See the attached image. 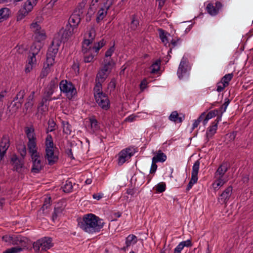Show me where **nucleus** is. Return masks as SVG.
<instances>
[{
  "mask_svg": "<svg viewBox=\"0 0 253 253\" xmlns=\"http://www.w3.org/2000/svg\"><path fill=\"white\" fill-rule=\"evenodd\" d=\"M233 77V74L232 73L227 74L222 78L221 81L227 86L229 84V82L232 79Z\"/></svg>",
  "mask_w": 253,
  "mask_h": 253,
  "instance_id": "nucleus-43",
  "label": "nucleus"
},
{
  "mask_svg": "<svg viewBox=\"0 0 253 253\" xmlns=\"http://www.w3.org/2000/svg\"><path fill=\"white\" fill-rule=\"evenodd\" d=\"M229 168V164L227 162H223L218 167L215 171L214 175L225 176V173L227 172Z\"/></svg>",
  "mask_w": 253,
  "mask_h": 253,
  "instance_id": "nucleus-27",
  "label": "nucleus"
},
{
  "mask_svg": "<svg viewBox=\"0 0 253 253\" xmlns=\"http://www.w3.org/2000/svg\"><path fill=\"white\" fill-rule=\"evenodd\" d=\"M36 63V55L33 54L29 55L28 59V63L25 67V72L29 73L33 69Z\"/></svg>",
  "mask_w": 253,
  "mask_h": 253,
  "instance_id": "nucleus-25",
  "label": "nucleus"
},
{
  "mask_svg": "<svg viewBox=\"0 0 253 253\" xmlns=\"http://www.w3.org/2000/svg\"><path fill=\"white\" fill-rule=\"evenodd\" d=\"M167 155L162 152L161 150H159L155 156L152 158V160L156 163L162 162L163 163L167 160Z\"/></svg>",
  "mask_w": 253,
  "mask_h": 253,
  "instance_id": "nucleus-29",
  "label": "nucleus"
},
{
  "mask_svg": "<svg viewBox=\"0 0 253 253\" xmlns=\"http://www.w3.org/2000/svg\"><path fill=\"white\" fill-rule=\"evenodd\" d=\"M205 116V112H204L201 114V115L198 117V118L195 120L192 126V129H194V128L198 127L199 126L200 123L204 120V118Z\"/></svg>",
  "mask_w": 253,
  "mask_h": 253,
  "instance_id": "nucleus-48",
  "label": "nucleus"
},
{
  "mask_svg": "<svg viewBox=\"0 0 253 253\" xmlns=\"http://www.w3.org/2000/svg\"><path fill=\"white\" fill-rule=\"evenodd\" d=\"M11 253H18L23 250L21 247H13L10 248Z\"/></svg>",
  "mask_w": 253,
  "mask_h": 253,
  "instance_id": "nucleus-62",
  "label": "nucleus"
},
{
  "mask_svg": "<svg viewBox=\"0 0 253 253\" xmlns=\"http://www.w3.org/2000/svg\"><path fill=\"white\" fill-rule=\"evenodd\" d=\"M57 87V78H55L53 80H51L47 86V89L45 92L48 96L53 94L54 92V90Z\"/></svg>",
  "mask_w": 253,
  "mask_h": 253,
  "instance_id": "nucleus-26",
  "label": "nucleus"
},
{
  "mask_svg": "<svg viewBox=\"0 0 253 253\" xmlns=\"http://www.w3.org/2000/svg\"><path fill=\"white\" fill-rule=\"evenodd\" d=\"M10 146V141L7 135H4L0 141V160L2 161Z\"/></svg>",
  "mask_w": 253,
  "mask_h": 253,
  "instance_id": "nucleus-13",
  "label": "nucleus"
},
{
  "mask_svg": "<svg viewBox=\"0 0 253 253\" xmlns=\"http://www.w3.org/2000/svg\"><path fill=\"white\" fill-rule=\"evenodd\" d=\"M223 6L220 1H217L215 3V6L211 3L208 4L206 7L207 12L211 16H215L218 14Z\"/></svg>",
  "mask_w": 253,
  "mask_h": 253,
  "instance_id": "nucleus-15",
  "label": "nucleus"
},
{
  "mask_svg": "<svg viewBox=\"0 0 253 253\" xmlns=\"http://www.w3.org/2000/svg\"><path fill=\"white\" fill-rule=\"evenodd\" d=\"M50 197L46 198L44 201V204L42 207V210L44 211L45 209H47L50 206Z\"/></svg>",
  "mask_w": 253,
  "mask_h": 253,
  "instance_id": "nucleus-58",
  "label": "nucleus"
},
{
  "mask_svg": "<svg viewBox=\"0 0 253 253\" xmlns=\"http://www.w3.org/2000/svg\"><path fill=\"white\" fill-rule=\"evenodd\" d=\"M137 241V237L136 236L133 234L129 235L126 239V247L128 248L131 244H135L136 243Z\"/></svg>",
  "mask_w": 253,
  "mask_h": 253,
  "instance_id": "nucleus-33",
  "label": "nucleus"
},
{
  "mask_svg": "<svg viewBox=\"0 0 253 253\" xmlns=\"http://www.w3.org/2000/svg\"><path fill=\"white\" fill-rule=\"evenodd\" d=\"M109 74L107 72H104L102 70H100L96 75L95 79V85H97L100 84V86H102V84L105 81L106 79L107 78Z\"/></svg>",
  "mask_w": 253,
  "mask_h": 253,
  "instance_id": "nucleus-24",
  "label": "nucleus"
},
{
  "mask_svg": "<svg viewBox=\"0 0 253 253\" xmlns=\"http://www.w3.org/2000/svg\"><path fill=\"white\" fill-rule=\"evenodd\" d=\"M214 117H215L214 114L213 113H212V112L211 111L209 112L207 115L205 114V116L204 118L203 122V125H206L210 119H211Z\"/></svg>",
  "mask_w": 253,
  "mask_h": 253,
  "instance_id": "nucleus-52",
  "label": "nucleus"
},
{
  "mask_svg": "<svg viewBox=\"0 0 253 253\" xmlns=\"http://www.w3.org/2000/svg\"><path fill=\"white\" fill-rule=\"evenodd\" d=\"M134 151L129 148L122 150L118 154V164L122 165L134 155Z\"/></svg>",
  "mask_w": 253,
  "mask_h": 253,
  "instance_id": "nucleus-12",
  "label": "nucleus"
},
{
  "mask_svg": "<svg viewBox=\"0 0 253 253\" xmlns=\"http://www.w3.org/2000/svg\"><path fill=\"white\" fill-rule=\"evenodd\" d=\"M82 52L84 54V62L90 63L93 62L97 53L91 48V46L82 45Z\"/></svg>",
  "mask_w": 253,
  "mask_h": 253,
  "instance_id": "nucleus-10",
  "label": "nucleus"
},
{
  "mask_svg": "<svg viewBox=\"0 0 253 253\" xmlns=\"http://www.w3.org/2000/svg\"><path fill=\"white\" fill-rule=\"evenodd\" d=\"M105 44V42L104 40H101L98 42L96 43L93 46L91 45V48L95 51L97 54L99 49Z\"/></svg>",
  "mask_w": 253,
  "mask_h": 253,
  "instance_id": "nucleus-45",
  "label": "nucleus"
},
{
  "mask_svg": "<svg viewBox=\"0 0 253 253\" xmlns=\"http://www.w3.org/2000/svg\"><path fill=\"white\" fill-rule=\"evenodd\" d=\"M227 86L224 84L221 81L217 84L216 90L218 92L222 91Z\"/></svg>",
  "mask_w": 253,
  "mask_h": 253,
  "instance_id": "nucleus-57",
  "label": "nucleus"
},
{
  "mask_svg": "<svg viewBox=\"0 0 253 253\" xmlns=\"http://www.w3.org/2000/svg\"><path fill=\"white\" fill-rule=\"evenodd\" d=\"M25 95V91L24 90H20L16 96L14 97L13 101H18L21 103L23 102V99Z\"/></svg>",
  "mask_w": 253,
  "mask_h": 253,
  "instance_id": "nucleus-44",
  "label": "nucleus"
},
{
  "mask_svg": "<svg viewBox=\"0 0 253 253\" xmlns=\"http://www.w3.org/2000/svg\"><path fill=\"white\" fill-rule=\"evenodd\" d=\"M184 115H183L182 114L179 115L176 111L172 112L169 116V119L170 121L176 123H182L184 120Z\"/></svg>",
  "mask_w": 253,
  "mask_h": 253,
  "instance_id": "nucleus-23",
  "label": "nucleus"
},
{
  "mask_svg": "<svg viewBox=\"0 0 253 253\" xmlns=\"http://www.w3.org/2000/svg\"><path fill=\"white\" fill-rule=\"evenodd\" d=\"M214 178L215 180L212 183V187L215 190H218L227 181V179L225 177V176L214 175Z\"/></svg>",
  "mask_w": 253,
  "mask_h": 253,
  "instance_id": "nucleus-21",
  "label": "nucleus"
},
{
  "mask_svg": "<svg viewBox=\"0 0 253 253\" xmlns=\"http://www.w3.org/2000/svg\"><path fill=\"white\" fill-rule=\"evenodd\" d=\"M37 0H27L23 5V8L30 12L33 9L34 6L36 5Z\"/></svg>",
  "mask_w": 253,
  "mask_h": 253,
  "instance_id": "nucleus-32",
  "label": "nucleus"
},
{
  "mask_svg": "<svg viewBox=\"0 0 253 253\" xmlns=\"http://www.w3.org/2000/svg\"><path fill=\"white\" fill-rule=\"evenodd\" d=\"M34 104V102L31 100H27V102L24 105L25 108L26 110H28L29 109H31L32 108Z\"/></svg>",
  "mask_w": 253,
  "mask_h": 253,
  "instance_id": "nucleus-60",
  "label": "nucleus"
},
{
  "mask_svg": "<svg viewBox=\"0 0 253 253\" xmlns=\"http://www.w3.org/2000/svg\"><path fill=\"white\" fill-rule=\"evenodd\" d=\"M30 28L34 33L42 30L41 26L37 22H33L30 26Z\"/></svg>",
  "mask_w": 253,
  "mask_h": 253,
  "instance_id": "nucleus-47",
  "label": "nucleus"
},
{
  "mask_svg": "<svg viewBox=\"0 0 253 253\" xmlns=\"http://www.w3.org/2000/svg\"><path fill=\"white\" fill-rule=\"evenodd\" d=\"M104 61V65L101 70H103L104 72H107L108 74H109L112 68L113 62L112 61H107L105 60Z\"/></svg>",
  "mask_w": 253,
  "mask_h": 253,
  "instance_id": "nucleus-41",
  "label": "nucleus"
},
{
  "mask_svg": "<svg viewBox=\"0 0 253 253\" xmlns=\"http://www.w3.org/2000/svg\"><path fill=\"white\" fill-rule=\"evenodd\" d=\"M25 132L28 139L27 147L31 157L40 155L38 151L37 138L35 132V129L33 126L26 127Z\"/></svg>",
  "mask_w": 253,
  "mask_h": 253,
  "instance_id": "nucleus-3",
  "label": "nucleus"
},
{
  "mask_svg": "<svg viewBox=\"0 0 253 253\" xmlns=\"http://www.w3.org/2000/svg\"><path fill=\"white\" fill-rule=\"evenodd\" d=\"M159 33V37L162 42L164 44L165 46H167L169 43V40L168 39L167 35H169L167 32L162 29H159L158 30Z\"/></svg>",
  "mask_w": 253,
  "mask_h": 253,
  "instance_id": "nucleus-31",
  "label": "nucleus"
},
{
  "mask_svg": "<svg viewBox=\"0 0 253 253\" xmlns=\"http://www.w3.org/2000/svg\"><path fill=\"white\" fill-rule=\"evenodd\" d=\"M104 224L102 219L92 213L85 214L83 218L78 219V226L89 234L99 232Z\"/></svg>",
  "mask_w": 253,
  "mask_h": 253,
  "instance_id": "nucleus-1",
  "label": "nucleus"
},
{
  "mask_svg": "<svg viewBox=\"0 0 253 253\" xmlns=\"http://www.w3.org/2000/svg\"><path fill=\"white\" fill-rule=\"evenodd\" d=\"M11 11L9 8L3 7L0 9V23L7 19L10 16Z\"/></svg>",
  "mask_w": 253,
  "mask_h": 253,
  "instance_id": "nucleus-28",
  "label": "nucleus"
},
{
  "mask_svg": "<svg viewBox=\"0 0 253 253\" xmlns=\"http://www.w3.org/2000/svg\"><path fill=\"white\" fill-rule=\"evenodd\" d=\"M41 48V45L40 42H35L31 47V55H36L39 52Z\"/></svg>",
  "mask_w": 253,
  "mask_h": 253,
  "instance_id": "nucleus-35",
  "label": "nucleus"
},
{
  "mask_svg": "<svg viewBox=\"0 0 253 253\" xmlns=\"http://www.w3.org/2000/svg\"><path fill=\"white\" fill-rule=\"evenodd\" d=\"M73 31L72 27L68 26V25L65 28L61 29L55 35L52 44L48 49L57 54L61 43L67 41L73 35Z\"/></svg>",
  "mask_w": 253,
  "mask_h": 253,
  "instance_id": "nucleus-2",
  "label": "nucleus"
},
{
  "mask_svg": "<svg viewBox=\"0 0 253 253\" xmlns=\"http://www.w3.org/2000/svg\"><path fill=\"white\" fill-rule=\"evenodd\" d=\"M94 96L96 103L102 109L107 110L110 108V101L108 96L102 91V87L100 84L93 88Z\"/></svg>",
  "mask_w": 253,
  "mask_h": 253,
  "instance_id": "nucleus-4",
  "label": "nucleus"
},
{
  "mask_svg": "<svg viewBox=\"0 0 253 253\" xmlns=\"http://www.w3.org/2000/svg\"><path fill=\"white\" fill-rule=\"evenodd\" d=\"M188 61L186 58L183 57L181 60L179 65L177 74L178 78L181 79L184 75H185L187 71Z\"/></svg>",
  "mask_w": 253,
  "mask_h": 253,
  "instance_id": "nucleus-20",
  "label": "nucleus"
},
{
  "mask_svg": "<svg viewBox=\"0 0 253 253\" xmlns=\"http://www.w3.org/2000/svg\"><path fill=\"white\" fill-rule=\"evenodd\" d=\"M61 210L60 208H55L54 209V212L52 214V220L53 221H54L55 219H56L57 216H58L59 214L61 212Z\"/></svg>",
  "mask_w": 253,
  "mask_h": 253,
  "instance_id": "nucleus-56",
  "label": "nucleus"
},
{
  "mask_svg": "<svg viewBox=\"0 0 253 253\" xmlns=\"http://www.w3.org/2000/svg\"><path fill=\"white\" fill-rule=\"evenodd\" d=\"M11 163L13 166V170L18 172H22L24 169V159H19L16 155H14L11 159Z\"/></svg>",
  "mask_w": 253,
  "mask_h": 253,
  "instance_id": "nucleus-17",
  "label": "nucleus"
},
{
  "mask_svg": "<svg viewBox=\"0 0 253 253\" xmlns=\"http://www.w3.org/2000/svg\"><path fill=\"white\" fill-rule=\"evenodd\" d=\"M166 185L165 183H160L158 184L156 187V189L157 192L162 193L166 190Z\"/></svg>",
  "mask_w": 253,
  "mask_h": 253,
  "instance_id": "nucleus-53",
  "label": "nucleus"
},
{
  "mask_svg": "<svg viewBox=\"0 0 253 253\" xmlns=\"http://www.w3.org/2000/svg\"><path fill=\"white\" fill-rule=\"evenodd\" d=\"M180 243H182V244H183L184 247H190L192 246V243H191V241L190 240H187L186 241H182Z\"/></svg>",
  "mask_w": 253,
  "mask_h": 253,
  "instance_id": "nucleus-63",
  "label": "nucleus"
},
{
  "mask_svg": "<svg viewBox=\"0 0 253 253\" xmlns=\"http://www.w3.org/2000/svg\"><path fill=\"white\" fill-rule=\"evenodd\" d=\"M53 245L52 238L45 237L34 242L33 247L36 252H39L40 248L42 251H46L50 249Z\"/></svg>",
  "mask_w": 253,
  "mask_h": 253,
  "instance_id": "nucleus-8",
  "label": "nucleus"
},
{
  "mask_svg": "<svg viewBox=\"0 0 253 253\" xmlns=\"http://www.w3.org/2000/svg\"><path fill=\"white\" fill-rule=\"evenodd\" d=\"M29 13L28 11L24 9L23 8H21L17 12L16 16L17 21H20L24 18Z\"/></svg>",
  "mask_w": 253,
  "mask_h": 253,
  "instance_id": "nucleus-37",
  "label": "nucleus"
},
{
  "mask_svg": "<svg viewBox=\"0 0 253 253\" xmlns=\"http://www.w3.org/2000/svg\"><path fill=\"white\" fill-rule=\"evenodd\" d=\"M33 163L31 171L35 173H38L42 170L43 168L41 160L40 155L31 157Z\"/></svg>",
  "mask_w": 253,
  "mask_h": 253,
  "instance_id": "nucleus-16",
  "label": "nucleus"
},
{
  "mask_svg": "<svg viewBox=\"0 0 253 253\" xmlns=\"http://www.w3.org/2000/svg\"><path fill=\"white\" fill-rule=\"evenodd\" d=\"M200 167V162L196 161L192 167V171L191 173V178L187 186L186 190L189 191L193 186V185L197 182L198 173L199 172Z\"/></svg>",
  "mask_w": 253,
  "mask_h": 253,
  "instance_id": "nucleus-11",
  "label": "nucleus"
},
{
  "mask_svg": "<svg viewBox=\"0 0 253 253\" xmlns=\"http://www.w3.org/2000/svg\"><path fill=\"white\" fill-rule=\"evenodd\" d=\"M48 126L47 129V132H51L55 130L56 124L53 120H49L48 122Z\"/></svg>",
  "mask_w": 253,
  "mask_h": 253,
  "instance_id": "nucleus-54",
  "label": "nucleus"
},
{
  "mask_svg": "<svg viewBox=\"0 0 253 253\" xmlns=\"http://www.w3.org/2000/svg\"><path fill=\"white\" fill-rule=\"evenodd\" d=\"M59 87L61 92L65 94L69 100H71L77 95L76 88L70 81L62 80L59 84Z\"/></svg>",
  "mask_w": 253,
  "mask_h": 253,
  "instance_id": "nucleus-6",
  "label": "nucleus"
},
{
  "mask_svg": "<svg viewBox=\"0 0 253 253\" xmlns=\"http://www.w3.org/2000/svg\"><path fill=\"white\" fill-rule=\"evenodd\" d=\"M233 188L231 186L227 187L219 195L218 202L221 204H226L232 193Z\"/></svg>",
  "mask_w": 253,
  "mask_h": 253,
  "instance_id": "nucleus-18",
  "label": "nucleus"
},
{
  "mask_svg": "<svg viewBox=\"0 0 253 253\" xmlns=\"http://www.w3.org/2000/svg\"><path fill=\"white\" fill-rule=\"evenodd\" d=\"M22 104V103L18 101L17 102L13 101V102H12L11 103V105L12 106L11 107L13 109V110L16 111L17 109L21 107Z\"/></svg>",
  "mask_w": 253,
  "mask_h": 253,
  "instance_id": "nucleus-55",
  "label": "nucleus"
},
{
  "mask_svg": "<svg viewBox=\"0 0 253 253\" xmlns=\"http://www.w3.org/2000/svg\"><path fill=\"white\" fill-rule=\"evenodd\" d=\"M230 101L228 98H225L224 103L222 105V106L224 107V109L222 111H226V108H227V106H228V105L230 103Z\"/></svg>",
  "mask_w": 253,
  "mask_h": 253,
  "instance_id": "nucleus-64",
  "label": "nucleus"
},
{
  "mask_svg": "<svg viewBox=\"0 0 253 253\" xmlns=\"http://www.w3.org/2000/svg\"><path fill=\"white\" fill-rule=\"evenodd\" d=\"M63 191L66 193H69L72 191L73 184L69 180H67L63 187Z\"/></svg>",
  "mask_w": 253,
  "mask_h": 253,
  "instance_id": "nucleus-46",
  "label": "nucleus"
},
{
  "mask_svg": "<svg viewBox=\"0 0 253 253\" xmlns=\"http://www.w3.org/2000/svg\"><path fill=\"white\" fill-rule=\"evenodd\" d=\"M156 163H157L155 161H153V160L152 161V165L150 170V173L153 174L156 172L157 169V165H156Z\"/></svg>",
  "mask_w": 253,
  "mask_h": 253,
  "instance_id": "nucleus-59",
  "label": "nucleus"
},
{
  "mask_svg": "<svg viewBox=\"0 0 253 253\" xmlns=\"http://www.w3.org/2000/svg\"><path fill=\"white\" fill-rule=\"evenodd\" d=\"M2 239L10 244L20 246L21 248L27 246V239L21 235H6L2 237Z\"/></svg>",
  "mask_w": 253,
  "mask_h": 253,
  "instance_id": "nucleus-9",
  "label": "nucleus"
},
{
  "mask_svg": "<svg viewBox=\"0 0 253 253\" xmlns=\"http://www.w3.org/2000/svg\"><path fill=\"white\" fill-rule=\"evenodd\" d=\"M95 37V31L94 28H91L88 31V39H84L82 45L85 46H91L92 43L94 41Z\"/></svg>",
  "mask_w": 253,
  "mask_h": 253,
  "instance_id": "nucleus-22",
  "label": "nucleus"
},
{
  "mask_svg": "<svg viewBox=\"0 0 253 253\" xmlns=\"http://www.w3.org/2000/svg\"><path fill=\"white\" fill-rule=\"evenodd\" d=\"M80 14H83V11L80 8L76 9L71 15L68 20V26H71L73 30L79 24L81 21Z\"/></svg>",
  "mask_w": 253,
  "mask_h": 253,
  "instance_id": "nucleus-14",
  "label": "nucleus"
},
{
  "mask_svg": "<svg viewBox=\"0 0 253 253\" xmlns=\"http://www.w3.org/2000/svg\"><path fill=\"white\" fill-rule=\"evenodd\" d=\"M139 26V20L136 18L135 15H132L131 17V21L130 23L129 28L131 30L135 31L137 29Z\"/></svg>",
  "mask_w": 253,
  "mask_h": 253,
  "instance_id": "nucleus-34",
  "label": "nucleus"
},
{
  "mask_svg": "<svg viewBox=\"0 0 253 253\" xmlns=\"http://www.w3.org/2000/svg\"><path fill=\"white\" fill-rule=\"evenodd\" d=\"M107 11L101 7L98 11L96 17V22H100L106 16Z\"/></svg>",
  "mask_w": 253,
  "mask_h": 253,
  "instance_id": "nucleus-36",
  "label": "nucleus"
},
{
  "mask_svg": "<svg viewBox=\"0 0 253 253\" xmlns=\"http://www.w3.org/2000/svg\"><path fill=\"white\" fill-rule=\"evenodd\" d=\"M45 158L49 165L55 164L58 160V156L55 154L54 143L52 136L48 134L45 139Z\"/></svg>",
  "mask_w": 253,
  "mask_h": 253,
  "instance_id": "nucleus-5",
  "label": "nucleus"
},
{
  "mask_svg": "<svg viewBox=\"0 0 253 253\" xmlns=\"http://www.w3.org/2000/svg\"><path fill=\"white\" fill-rule=\"evenodd\" d=\"M114 3V0H104L103 6L101 7L108 11Z\"/></svg>",
  "mask_w": 253,
  "mask_h": 253,
  "instance_id": "nucleus-49",
  "label": "nucleus"
},
{
  "mask_svg": "<svg viewBox=\"0 0 253 253\" xmlns=\"http://www.w3.org/2000/svg\"><path fill=\"white\" fill-rule=\"evenodd\" d=\"M52 100L51 96L48 95L46 94H45V96L42 98V101L40 103V107H43L45 105V108L47 109L48 104H47V101H49Z\"/></svg>",
  "mask_w": 253,
  "mask_h": 253,
  "instance_id": "nucleus-42",
  "label": "nucleus"
},
{
  "mask_svg": "<svg viewBox=\"0 0 253 253\" xmlns=\"http://www.w3.org/2000/svg\"><path fill=\"white\" fill-rule=\"evenodd\" d=\"M56 54V53L52 52L51 50L48 49L46 53V62L44 64L43 68L40 74V77L42 79L46 77L51 71L50 68L54 63Z\"/></svg>",
  "mask_w": 253,
  "mask_h": 253,
  "instance_id": "nucleus-7",
  "label": "nucleus"
},
{
  "mask_svg": "<svg viewBox=\"0 0 253 253\" xmlns=\"http://www.w3.org/2000/svg\"><path fill=\"white\" fill-rule=\"evenodd\" d=\"M17 149L22 159H24L27 154L25 145L24 143H20L17 146Z\"/></svg>",
  "mask_w": 253,
  "mask_h": 253,
  "instance_id": "nucleus-38",
  "label": "nucleus"
},
{
  "mask_svg": "<svg viewBox=\"0 0 253 253\" xmlns=\"http://www.w3.org/2000/svg\"><path fill=\"white\" fill-rule=\"evenodd\" d=\"M114 51V46L110 47L106 52L105 53V57H111Z\"/></svg>",
  "mask_w": 253,
  "mask_h": 253,
  "instance_id": "nucleus-61",
  "label": "nucleus"
},
{
  "mask_svg": "<svg viewBox=\"0 0 253 253\" xmlns=\"http://www.w3.org/2000/svg\"><path fill=\"white\" fill-rule=\"evenodd\" d=\"M89 122L91 129L93 132L99 128V125L97 120L94 118H89Z\"/></svg>",
  "mask_w": 253,
  "mask_h": 253,
  "instance_id": "nucleus-40",
  "label": "nucleus"
},
{
  "mask_svg": "<svg viewBox=\"0 0 253 253\" xmlns=\"http://www.w3.org/2000/svg\"><path fill=\"white\" fill-rule=\"evenodd\" d=\"M161 64V61L158 60L156 61L152 65V73H155L158 72L160 70V65Z\"/></svg>",
  "mask_w": 253,
  "mask_h": 253,
  "instance_id": "nucleus-51",
  "label": "nucleus"
},
{
  "mask_svg": "<svg viewBox=\"0 0 253 253\" xmlns=\"http://www.w3.org/2000/svg\"><path fill=\"white\" fill-rule=\"evenodd\" d=\"M221 116H218L216 119L211 124L208 128L206 132L207 137L208 139L211 138L216 133L217 128V125L221 121Z\"/></svg>",
  "mask_w": 253,
  "mask_h": 253,
  "instance_id": "nucleus-19",
  "label": "nucleus"
},
{
  "mask_svg": "<svg viewBox=\"0 0 253 253\" xmlns=\"http://www.w3.org/2000/svg\"><path fill=\"white\" fill-rule=\"evenodd\" d=\"M34 36L35 40L37 42H41L45 40L46 38L45 31L43 29L34 33Z\"/></svg>",
  "mask_w": 253,
  "mask_h": 253,
  "instance_id": "nucleus-30",
  "label": "nucleus"
},
{
  "mask_svg": "<svg viewBox=\"0 0 253 253\" xmlns=\"http://www.w3.org/2000/svg\"><path fill=\"white\" fill-rule=\"evenodd\" d=\"M63 132L67 134H70L72 132V126L67 121L62 122Z\"/></svg>",
  "mask_w": 253,
  "mask_h": 253,
  "instance_id": "nucleus-39",
  "label": "nucleus"
},
{
  "mask_svg": "<svg viewBox=\"0 0 253 253\" xmlns=\"http://www.w3.org/2000/svg\"><path fill=\"white\" fill-rule=\"evenodd\" d=\"M180 42V39L178 38L176 40L172 39L170 42L168 43V46L170 47L169 50V52H171L172 48L175 47Z\"/></svg>",
  "mask_w": 253,
  "mask_h": 253,
  "instance_id": "nucleus-50",
  "label": "nucleus"
}]
</instances>
